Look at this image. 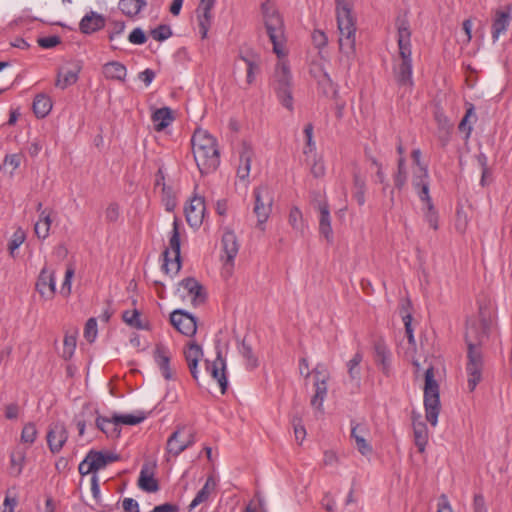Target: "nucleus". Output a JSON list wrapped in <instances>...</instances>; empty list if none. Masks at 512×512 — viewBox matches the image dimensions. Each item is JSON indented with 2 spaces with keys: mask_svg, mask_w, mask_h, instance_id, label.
I'll return each mask as SVG.
<instances>
[{
  "mask_svg": "<svg viewBox=\"0 0 512 512\" xmlns=\"http://www.w3.org/2000/svg\"><path fill=\"white\" fill-rule=\"evenodd\" d=\"M196 165L201 174H209L220 164L216 139L206 130L197 129L191 139Z\"/></svg>",
  "mask_w": 512,
  "mask_h": 512,
  "instance_id": "obj_1",
  "label": "nucleus"
},
{
  "mask_svg": "<svg viewBox=\"0 0 512 512\" xmlns=\"http://www.w3.org/2000/svg\"><path fill=\"white\" fill-rule=\"evenodd\" d=\"M397 42L401 61L394 68L395 77L399 85L411 87L413 85L411 29L405 18L397 20Z\"/></svg>",
  "mask_w": 512,
  "mask_h": 512,
  "instance_id": "obj_2",
  "label": "nucleus"
},
{
  "mask_svg": "<svg viewBox=\"0 0 512 512\" xmlns=\"http://www.w3.org/2000/svg\"><path fill=\"white\" fill-rule=\"evenodd\" d=\"M261 15L266 33L273 45V52L278 58L286 57L287 39L282 15L277 7L270 1H266L261 5Z\"/></svg>",
  "mask_w": 512,
  "mask_h": 512,
  "instance_id": "obj_3",
  "label": "nucleus"
},
{
  "mask_svg": "<svg viewBox=\"0 0 512 512\" xmlns=\"http://www.w3.org/2000/svg\"><path fill=\"white\" fill-rule=\"evenodd\" d=\"M337 24L339 30V50L346 57L347 64L355 55V19L349 3L345 0H338L336 7Z\"/></svg>",
  "mask_w": 512,
  "mask_h": 512,
  "instance_id": "obj_4",
  "label": "nucleus"
},
{
  "mask_svg": "<svg viewBox=\"0 0 512 512\" xmlns=\"http://www.w3.org/2000/svg\"><path fill=\"white\" fill-rule=\"evenodd\" d=\"M434 377V369L430 366L425 371L424 406L426 419L432 426L437 425L440 412L439 385Z\"/></svg>",
  "mask_w": 512,
  "mask_h": 512,
  "instance_id": "obj_5",
  "label": "nucleus"
},
{
  "mask_svg": "<svg viewBox=\"0 0 512 512\" xmlns=\"http://www.w3.org/2000/svg\"><path fill=\"white\" fill-rule=\"evenodd\" d=\"M285 57L279 58L273 75V87L282 105L288 110L293 109L291 93V74Z\"/></svg>",
  "mask_w": 512,
  "mask_h": 512,
  "instance_id": "obj_6",
  "label": "nucleus"
},
{
  "mask_svg": "<svg viewBox=\"0 0 512 512\" xmlns=\"http://www.w3.org/2000/svg\"><path fill=\"white\" fill-rule=\"evenodd\" d=\"M119 459L120 455L115 452L90 450L79 464L78 470L82 476L96 474L97 471Z\"/></svg>",
  "mask_w": 512,
  "mask_h": 512,
  "instance_id": "obj_7",
  "label": "nucleus"
},
{
  "mask_svg": "<svg viewBox=\"0 0 512 512\" xmlns=\"http://www.w3.org/2000/svg\"><path fill=\"white\" fill-rule=\"evenodd\" d=\"M195 442V431L187 425H178L167 439L166 452L171 457H177Z\"/></svg>",
  "mask_w": 512,
  "mask_h": 512,
  "instance_id": "obj_8",
  "label": "nucleus"
},
{
  "mask_svg": "<svg viewBox=\"0 0 512 512\" xmlns=\"http://www.w3.org/2000/svg\"><path fill=\"white\" fill-rule=\"evenodd\" d=\"M163 270L167 274H176L181 268L180 263V232L177 218L173 221V228L169 239V248L163 252Z\"/></svg>",
  "mask_w": 512,
  "mask_h": 512,
  "instance_id": "obj_9",
  "label": "nucleus"
},
{
  "mask_svg": "<svg viewBox=\"0 0 512 512\" xmlns=\"http://www.w3.org/2000/svg\"><path fill=\"white\" fill-rule=\"evenodd\" d=\"M428 170L422 168V175L413 178V186L417 190L420 200L426 205L425 219L434 230L438 229V214L434 209L429 195Z\"/></svg>",
  "mask_w": 512,
  "mask_h": 512,
  "instance_id": "obj_10",
  "label": "nucleus"
},
{
  "mask_svg": "<svg viewBox=\"0 0 512 512\" xmlns=\"http://www.w3.org/2000/svg\"><path fill=\"white\" fill-rule=\"evenodd\" d=\"M466 373L468 376V388L474 391L482 380L483 356L480 347H476L468 338Z\"/></svg>",
  "mask_w": 512,
  "mask_h": 512,
  "instance_id": "obj_11",
  "label": "nucleus"
},
{
  "mask_svg": "<svg viewBox=\"0 0 512 512\" xmlns=\"http://www.w3.org/2000/svg\"><path fill=\"white\" fill-rule=\"evenodd\" d=\"M255 204L253 212L257 216L258 226L261 227L268 220L272 211L273 194L268 186L256 187L253 191Z\"/></svg>",
  "mask_w": 512,
  "mask_h": 512,
  "instance_id": "obj_12",
  "label": "nucleus"
},
{
  "mask_svg": "<svg viewBox=\"0 0 512 512\" xmlns=\"http://www.w3.org/2000/svg\"><path fill=\"white\" fill-rule=\"evenodd\" d=\"M222 251L221 259L223 261V268L231 274L234 267V260L239 252V243L234 231L227 229L222 235Z\"/></svg>",
  "mask_w": 512,
  "mask_h": 512,
  "instance_id": "obj_13",
  "label": "nucleus"
},
{
  "mask_svg": "<svg viewBox=\"0 0 512 512\" xmlns=\"http://www.w3.org/2000/svg\"><path fill=\"white\" fill-rule=\"evenodd\" d=\"M312 373L314 376L315 393L311 399V405L316 409H321L324 399L327 396L329 372L324 365L318 364L313 369Z\"/></svg>",
  "mask_w": 512,
  "mask_h": 512,
  "instance_id": "obj_14",
  "label": "nucleus"
},
{
  "mask_svg": "<svg viewBox=\"0 0 512 512\" xmlns=\"http://www.w3.org/2000/svg\"><path fill=\"white\" fill-rule=\"evenodd\" d=\"M36 291L44 300H52L56 293L55 271L45 265L37 278L35 284Z\"/></svg>",
  "mask_w": 512,
  "mask_h": 512,
  "instance_id": "obj_15",
  "label": "nucleus"
},
{
  "mask_svg": "<svg viewBox=\"0 0 512 512\" xmlns=\"http://www.w3.org/2000/svg\"><path fill=\"white\" fill-rule=\"evenodd\" d=\"M170 322L185 336H194L197 331L196 318L184 310L173 311L170 315Z\"/></svg>",
  "mask_w": 512,
  "mask_h": 512,
  "instance_id": "obj_16",
  "label": "nucleus"
},
{
  "mask_svg": "<svg viewBox=\"0 0 512 512\" xmlns=\"http://www.w3.org/2000/svg\"><path fill=\"white\" fill-rule=\"evenodd\" d=\"M47 444L53 454L59 453L68 440V431L62 422H55L49 426Z\"/></svg>",
  "mask_w": 512,
  "mask_h": 512,
  "instance_id": "obj_17",
  "label": "nucleus"
},
{
  "mask_svg": "<svg viewBox=\"0 0 512 512\" xmlns=\"http://www.w3.org/2000/svg\"><path fill=\"white\" fill-rule=\"evenodd\" d=\"M369 433V428L365 423L351 421V439L354 440L357 450L363 456H369L373 451L372 446L367 441Z\"/></svg>",
  "mask_w": 512,
  "mask_h": 512,
  "instance_id": "obj_18",
  "label": "nucleus"
},
{
  "mask_svg": "<svg viewBox=\"0 0 512 512\" xmlns=\"http://www.w3.org/2000/svg\"><path fill=\"white\" fill-rule=\"evenodd\" d=\"M178 292L182 298H189L194 305L204 302L205 294L202 285L195 278H185L179 283Z\"/></svg>",
  "mask_w": 512,
  "mask_h": 512,
  "instance_id": "obj_19",
  "label": "nucleus"
},
{
  "mask_svg": "<svg viewBox=\"0 0 512 512\" xmlns=\"http://www.w3.org/2000/svg\"><path fill=\"white\" fill-rule=\"evenodd\" d=\"M184 211L187 223L193 228H198L202 224L204 218V198L200 196H194L185 206Z\"/></svg>",
  "mask_w": 512,
  "mask_h": 512,
  "instance_id": "obj_20",
  "label": "nucleus"
},
{
  "mask_svg": "<svg viewBox=\"0 0 512 512\" xmlns=\"http://www.w3.org/2000/svg\"><path fill=\"white\" fill-rule=\"evenodd\" d=\"M314 208L319 212V233L328 242L333 241V229L331 226V215L327 201L320 199L314 203Z\"/></svg>",
  "mask_w": 512,
  "mask_h": 512,
  "instance_id": "obj_21",
  "label": "nucleus"
},
{
  "mask_svg": "<svg viewBox=\"0 0 512 512\" xmlns=\"http://www.w3.org/2000/svg\"><path fill=\"white\" fill-rule=\"evenodd\" d=\"M214 5L215 0H200V3L197 7V21L202 39L207 37L208 31L211 27L213 18L212 9Z\"/></svg>",
  "mask_w": 512,
  "mask_h": 512,
  "instance_id": "obj_22",
  "label": "nucleus"
},
{
  "mask_svg": "<svg viewBox=\"0 0 512 512\" xmlns=\"http://www.w3.org/2000/svg\"><path fill=\"white\" fill-rule=\"evenodd\" d=\"M206 370L210 373L212 378L217 381L221 392L224 394L226 392L228 382L225 374L226 363L221 355V351H217V356L214 361H206Z\"/></svg>",
  "mask_w": 512,
  "mask_h": 512,
  "instance_id": "obj_23",
  "label": "nucleus"
},
{
  "mask_svg": "<svg viewBox=\"0 0 512 512\" xmlns=\"http://www.w3.org/2000/svg\"><path fill=\"white\" fill-rule=\"evenodd\" d=\"M81 66L78 63H71L61 67L57 74L55 86L65 89L74 84L78 80Z\"/></svg>",
  "mask_w": 512,
  "mask_h": 512,
  "instance_id": "obj_24",
  "label": "nucleus"
},
{
  "mask_svg": "<svg viewBox=\"0 0 512 512\" xmlns=\"http://www.w3.org/2000/svg\"><path fill=\"white\" fill-rule=\"evenodd\" d=\"M253 157L254 150L252 146L247 142H243L239 152V166L237 169V176L240 180L248 179Z\"/></svg>",
  "mask_w": 512,
  "mask_h": 512,
  "instance_id": "obj_25",
  "label": "nucleus"
},
{
  "mask_svg": "<svg viewBox=\"0 0 512 512\" xmlns=\"http://www.w3.org/2000/svg\"><path fill=\"white\" fill-rule=\"evenodd\" d=\"M170 358L171 353L169 349L165 345L158 343L154 349V360L166 380H170L173 377L170 368Z\"/></svg>",
  "mask_w": 512,
  "mask_h": 512,
  "instance_id": "obj_26",
  "label": "nucleus"
},
{
  "mask_svg": "<svg viewBox=\"0 0 512 512\" xmlns=\"http://www.w3.org/2000/svg\"><path fill=\"white\" fill-rule=\"evenodd\" d=\"M106 19L103 15L90 11L79 23V29L84 34H92L105 27Z\"/></svg>",
  "mask_w": 512,
  "mask_h": 512,
  "instance_id": "obj_27",
  "label": "nucleus"
},
{
  "mask_svg": "<svg viewBox=\"0 0 512 512\" xmlns=\"http://www.w3.org/2000/svg\"><path fill=\"white\" fill-rule=\"evenodd\" d=\"M184 357L194 380L198 381V362L203 357V350L196 342H190L184 350Z\"/></svg>",
  "mask_w": 512,
  "mask_h": 512,
  "instance_id": "obj_28",
  "label": "nucleus"
},
{
  "mask_svg": "<svg viewBox=\"0 0 512 512\" xmlns=\"http://www.w3.org/2000/svg\"><path fill=\"white\" fill-rule=\"evenodd\" d=\"M511 6L503 10H497L492 24V38L497 41L501 34L505 33L511 20Z\"/></svg>",
  "mask_w": 512,
  "mask_h": 512,
  "instance_id": "obj_29",
  "label": "nucleus"
},
{
  "mask_svg": "<svg viewBox=\"0 0 512 512\" xmlns=\"http://www.w3.org/2000/svg\"><path fill=\"white\" fill-rule=\"evenodd\" d=\"M375 362L385 375H389L391 371V353L385 343L378 341L374 345Z\"/></svg>",
  "mask_w": 512,
  "mask_h": 512,
  "instance_id": "obj_30",
  "label": "nucleus"
},
{
  "mask_svg": "<svg viewBox=\"0 0 512 512\" xmlns=\"http://www.w3.org/2000/svg\"><path fill=\"white\" fill-rule=\"evenodd\" d=\"M138 486L141 490L149 493L159 490L158 482L154 477V471L148 464H144L141 468Z\"/></svg>",
  "mask_w": 512,
  "mask_h": 512,
  "instance_id": "obj_31",
  "label": "nucleus"
},
{
  "mask_svg": "<svg viewBox=\"0 0 512 512\" xmlns=\"http://www.w3.org/2000/svg\"><path fill=\"white\" fill-rule=\"evenodd\" d=\"M156 131H162L167 128L174 120L172 111L168 107L157 109L151 116Z\"/></svg>",
  "mask_w": 512,
  "mask_h": 512,
  "instance_id": "obj_32",
  "label": "nucleus"
},
{
  "mask_svg": "<svg viewBox=\"0 0 512 512\" xmlns=\"http://www.w3.org/2000/svg\"><path fill=\"white\" fill-rule=\"evenodd\" d=\"M26 462V450L23 448H15L10 453V473L18 477L21 475Z\"/></svg>",
  "mask_w": 512,
  "mask_h": 512,
  "instance_id": "obj_33",
  "label": "nucleus"
},
{
  "mask_svg": "<svg viewBox=\"0 0 512 512\" xmlns=\"http://www.w3.org/2000/svg\"><path fill=\"white\" fill-rule=\"evenodd\" d=\"M406 160L400 157L397 163V171L393 174L394 188L390 191V200L394 201V190H402L407 181Z\"/></svg>",
  "mask_w": 512,
  "mask_h": 512,
  "instance_id": "obj_34",
  "label": "nucleus"
},
{
  "mask_svg": "<svg viewBox=\"0 0 512 512\" xmlns=\"http://www.w3.org/2000/svg\"><path fill=\"white\" fill-rule=\"evenodd\" d=\"M96 426L108 437L116 438L120 435L118 422L115 421V414L111 418L98 416L96 418Z\"/></svg>",
  "mask_w": 512,
  "mask_h": 512,
  "instance_id": "obj_35",
  "label": "nucleus"
},
{
  "mask_svg": "<svg viewBox=\"0 0 512 512\" xmlns=\"http://www.w3.org/2000/svg\"><path fill=\"white\" fill-rule=\"evenodd\" d=\"M103 74L107 79L124 81L127 75V69L122 63L112 61L103 66Z\"/></svg>",
  "mask_w": 512,
  "mask_h": 512,
  "instance_id": "obj_36",
  "label": "nucleus"
},
{
  "mask_svg": "<svg viewBox=\"0 0 512 512\" xmlns=\"http://www.w3.org/2000/svg\"><path fill=\"white\" fill-rule=\"evenodd\" d=\"M413 435H414V443L418 448L420 453L425 451L426 445L428 443V429L424 422L422 421H414L413 422Z\"/></svg>",
  "mask_w": 512,
  "mask_h": 512,
  "instance_id": "obj_37",
  "label": "nucleus"
},
{
  "mask_svg": "<svg viewBox=\"0 0 512 512\" xmlns=\"http://www.w3.org/2000/svg\"><path fill=\"white\" fill-rule=\"evenodd\" d=\"M288 223L297 234L304 235L307 224L299 207L293 206L290 209Z\"/></svg>",
  "mask_w": 512,
  "mask_h": 512,
  "instance_id": "obj_38",
  "label": "nucleus"
},
{
  "mask_svg": "<svg viewBox=\"0 0 512 512\" xmlns=\"http://www.w3.org/2000/svg\"><path fill=\"white\" fill-rule=\"evenodd\" d=\"M52 109V101L46 94L36 95L33 101V111L38 118L46 117Z\"/></svg>",
  "mask_w": 512,
  "mask_h": 512,
  "instance_id": "obj_39",
  "label": "nucleus"
},
{
  "mask_svg": "<svg viewBox=\"0 0 512 512\" xmlns=\"http://www.w3.org/2000/svg\"><path fill=\"white\" fill-rule=\"evenodd\" d=\"M353 197L362 206L365 203L366 181L359 171L353 173Z\"/></svg>",
  "mask_w": 512,
  "mask_h": 512,
  "instance_id": "obj_40",
  "label": "nucleus"
},
{
  "mask_svg": "<svg viewBox=\"0 0 512 512\" xmlns=\"http://www.w3.org/2000/svg\"><path fill=\"white\" fill-rule=\"evenodd\" d=\"M215 485L213 477H208L204 486L198 491L195 498L190 503L189 510H193L199 504L205 502L209 498L211 491L214 490Z\"/></svg>",
  "mask_w": 512,
  "mask_h": 512,
  "instance_id": "obj_41",
  "label": "nucleus"
},
{
  "mask_svg": "<svg viewBox=\"0 0 512 512\" xmlns=\"http://www.w3.org/2000/svg\"><path fill=\"white\" fill-rule=\"evenodd\" d=\"M145 0H120V10L129 17L136 16L146 6Z\"/></svg>",
  "mask_w": 512,
  "mask_h": 512,
  "instance_id": "obj_42",
  "label": "nucleus"
},
{
  "mask_svg": "<svg viewBox=\"0 0 512 512\" xmlns=\"http://www.w3.org/2000/svg\"><path fill=\"white\" fill-rule=\"evenodd\" d=\"M52 220L49 214L42 211L39 220L35 223L34 231L39 239H46L49 236Z\"/></svg>",
  "mask_w": 512,
  "mask_h": 512,
  "instance_id": "obj_43",
  "label": "nucleus"
},
{
  "mask_svg": "<svg viewBox=\"0 0 512 512\" xmlns=\"http://www.w3.org/2000/svg\"><path fill=\"white\" fill-rule=\"evenodd\" d=\"M483 336H484V331L480 330L474 321L467 323V328H466V333H465V341H466L467 345H468V338H470L476 347H480V343H481Z\"/></svg>",
  "mask_w": 512,
  "mask_h": 512,
  "instance_id": "obj_44",
  "label": "nucleus"
},
{
  "mask_svg": "<svg viewBox=\"0 0 512 512\" xmlns=\"http://www.w3.org/2000/svg\"><path fill=\"white\" fill-rule=\"evenodd\" d=\"M363 355L360 352H357L352 359L347 363L348 374L351 380L359 381L360 380V363L362 362Z\"/></svg>",
  "mask_w": 512,
  "mask_h": 512,
  "instance_id": "obj_45",
  "label": "nucleus"
},
{
  "mask_svg": "<svg viewBox=\"0 0 512 512\" xmlns=\"http://www.w3.org/2000/svg\"><path fill=\"white\" fill-rule=\"evenodd\" d=\"M146 419V415L143 412H139L138 414H125V415H117L115 414V421L118 422V425H137L143 422Z\"/></svg>",
  "mask_w": 512,
  "mask_h": 512,
  "instance_id": "obj_46",
  "label": "nucleus"
},
{
  "mask_svg": "<svg viewBox=\"0 0 512 512\" xmlns=\"http://www.w3.org/2000/svg\"><path fill=\"white\" fill-rule=\"evenodd\" d=\"M77 337L76 333L66 334L63 341V352L62 356L65 359H70L76 349Z\"/></svg>",
  "mask_w": 512,
  "mask_h": 512,
  "instance_id": "obj_47",
  "label": "nucleus"
},
{
  "mask_svg": "<svg viewBox=\"0 0 512 512\" xmlns=\"http://www.w3.org/2000/svg\"><path fill=\"white\" fill-rule=\"evenodd\" d=\"M37 435L38 431L36 425L32 422H29L25 424L22 429L21 442L32 445L35 442Z\"/></svg>",
  "mask_w": 512,
  "mask_h": 512,
  "instance_id": "obj_48",
  "label": "nucleus"
},
{
  "mask_svg": "<svg viewBox=\"0 0 512 512\" xmlns=\"http://www.w3.org/2000/svg\"><path fill=\"white\" fill-rule=\"evenodd\" d=\"M319 87L322 93L327 97L335 98L338 94L336 85L327 74H324L323 78L319 80Z\"/></svg>",
  "mask_w": 512,
  "mask_h": 512,
  "instance_id": "obj_49",
  "label": "nucleus"
},
{
  "mask_svg": "<svg viewBox=\"0 0 512 512\" xmlns=\"http://www.w3.org/2000/svg\"><path fill=\"white\" fill-rule=\"evenodd\" d=\"M240 354L247 360V366L251 369L257 367L258 360L256 356L254 355L252 348L250 345H248L245 340L242 341L240 347H239Z\"/></svg>",
  "mask_w": 512,
  "mask_h": 512,
  "instance_id": "obj_50",
  "label": "nucleus"
},
{
  "mask_svg": "<svg viewBox=\"0 0 512 512\" xmlns=\"http://www.w3.org/2000/svg\"><path fill=\"white\" fill-rule=\"evenodd\" d=\"M22 161L21 154H10L6 155L3 161L2 167L8 171L10 175H13L15 170L19 168Z\"/></svg>",
  "mask_w": 512,
  "mask_h": 512,
  "instance_id": "obj_51",
  "label": "nucleus"
},
{
  "mask_svg": "<svg viewBox=\"0 0 512 512\" xmlns=\"http://www.w3.org/2000/svg\"><path fill=\"white\" fill-rule=\"evenodd\" d=\"M123 321L131 327L137 329H143L144 325L140 320V314L138 310H126L122 315Z\"/></svg>",
  "mask_w": 512,
  "mask_h": 512,
  "instance_id": "obj_52",
  "label": "nucleus"
},
{
  "mask_svg": "<svg viewBox=\"0 0 512 512\" xmlns=\"http://www.w3.org/2000/svg\"><path fill=\"white\" fill-rule=\"evenodd\" d=\"M25 238H26L25 232L21 228H18L13 233L12 238L8 244V249H9L11 256L14 257L15 250H17L22 245V243L25 241Z\"/></svg>",
  "mask_w": 512,
  "mask_h": 512,
  "instance_id": "obj_53",
  "label": "nucleus"
},
{
  "mask_svg": "<svg viewBox=\"0 0 512 512\" xmlns=\"http://www.w3.org/2000/svg\"><path fill=\"white\" fill-rule=\"evenodd\" d=\"M97 334V321L95 318H89L85 324L84 337L88 342L92 343L95 341Z\"/></svg>",
  "mask_w": 512,
  "mask_h": 512,
  "instance_id": "obj_54",
  "label": "nucleus"
},
{
  "mask_svg": "<svg viewBox=\"0 0 512 512\" xmlns=\"http://www.w3.org/2000/svg\"><path fill=\"white\" fill-rule=\"evenodd\" d=\"M151 36L157 41H164L172 36L171 28L168 25H159L151 30Z\"/></svg>",
  "mask_w": 512,
  "mask_h": 512,
  "instance_id": "obj_55",
  "label": "nucleus"
},
{
  "mask_svg": "<svg viewBox=\"0 0 512 512\" xmlns=\"http://www.w3.org/2000/svg\"><path fill=\"white\" fill-rule=\"evenodd\" d=\"M163 198L162 201L167 211H172L176 207V198L170 188H167L165 183H162Z\"/></svg>",
  "mask_w": 512,
  "mask_h": 512,
  "instance_id": "obj_56",
  "label": "nucleus"
},
{
  "mask_svg": "<svg viewBox=\"0 0 512 512\" xmlns=\"http://www.w3.org/2000/svg\"><path fill=\"white\" fill-rule=\"evenodd\" d=\"M73 276L74 269L72 267H68L65 272V277L60 289V293L65 297H68L71 294V284Z\"/></svg>",
  "mask_w": 512,
  "mask_h": 512,
  "instance_id": "obj_57",
  "label": "nucleus"
},
{
  "mask_svg": "<svg viewBox=\"0 0 512 512\" xmlns=\"http://www.w3.org/2000/svg\"><path fill=\"white\" fill-rule=\"evenodd\" d=\"M38 45L44 49H51L61 43V38L57 35H51L47 37H40L37 40Z\"/></svg>",
  "mask_w": 512,
  "mask_h": 512,
  "instance_id": "obj_58",
  "label": "nucleus"
},
{
  "mask_svg": "<svg viewBox=\"0 0 512 512\" xmlns=\"http://www.w3.org/2000/svg\"><path fill=\"white\" fill-rule=\"evenodd\" d=\"M240 59L247 65V83L252 84L255 80V72L259 67L257 63L247 57L241 56Z\"/></svg>",
  "mask_w": 512,
  "mask_h": 512,
  "instance_id": "obj_59",
  "label": "nucleus"
},
{
  "mask_svg": "<svg viewBox=\"0 0 512 512\" xmlns=\"http://www.w3.org/2000/svg\"><path fill=\"white\" fill-rule=\"evenodd\" d=\"M295 438L298 442H302L306 436V429L302 424V420L298 417H294L292 420Z\"/></svg>",
  "mask_w": 512,
  "mask_h": 512,
  "instance_id": "obj_60",
  "label": "nucleus"
},
{
  "mask_svg": "<svg viewBox=\"0 0 512 512\" xmlns=\"http://www.w3.org/2000/svg\"><path fill=\"white\" fill-rule=\"evenodd\" d=\"M128 40L130 43L135 45H142L146 42L147 38L144 31L137 27L129 34Z\"/></svg>",
  "mask_w": 512,
  "mask_h": 512,
  "instance_id": "obj_61",
  "label": "nucleus"
},
{
  "mask_svg": "<svg viewBox=\"0 0 512 512\" xmlns=\"http://www.w3.org/2000/svg\"><path fill=\"white\" fill-rule=\"evenodd\" d=\"M402 318H403V322H404V326H405V333L408 338V342H409V344L414 346L415 338L413 335V329H412V325H411L412 316L410 314H406V315H403Z\"/></svg>",
  "mask_w": 512,
  "mask_h": 512,
  "instance_id": "obj_62",
  "label": "nucleus"
},
{
  "mask_svg": "<svg viewBox=\"0 0 512 512\" xmlns=\"http://www.w3.org/2000/svg\"><path fill=\"white\" fill-rule=\"evenodd\" d=\"M119 215V206L115 203L109 204L105 211L106 220L109 222H116Z\"/></svg>",
  "mask_w": 512,
  "mask_h": 512,
  "instance_id": "obj_63",
  "label": "nucleus"
},
{
  "mask_svg": "<svg viewBox=\"0 0 512 512\" xmlns=\"http://www.w3.org/2000/svg\"><path fill=\"white\" fill-rule=\"evenodd\" d=\"M312 40L317 48L326 46L328 39L326 34L321 30H315L312 34Z\"/></svg>",
  "mask_w": 512,
  "mask_h": 512,
  "instance_id": "obj_64",
  "label": "nucleus"
}]
</instances>
